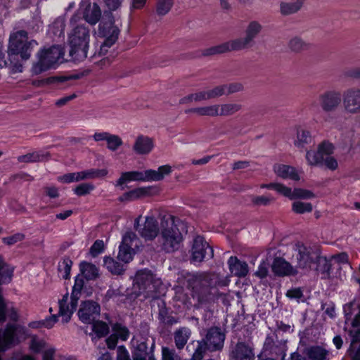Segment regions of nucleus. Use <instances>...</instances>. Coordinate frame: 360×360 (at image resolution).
<instances>
[{"mask_svg":"<svg viewBox=\"0 0 360 360\" xmlns=\"http://www.w3.org/2000/svg\"><path fill=\"white\" fill-rule=\"evenodd\" d=\"M242 109V105L237 103L218 104L219 116H231Z\"/></svg>","mask_w":360,"mask_h":360,"instance_id":"obj_35","label":"nucleus"},{"mask_svg":"<svg viewBox=\"0 0 360 360\" xmlns=\"http://www.w3.org/2000/svg\"><path fill=\"white\" fill-rule=\"evenodd\" d=\"M288 47L294 53H300L307 50L309 47V44L301 37L295 36L289 40Z\"/></svg>","mask_w":360,"mask_h":360,"instance_id":"obj_37","label":"nucleus"},{"mask_svg":"<svg viewBox=\"0 0 360 360\" xmlns=\"http://www.w3.org/2000/svg\"><path fill=\"white\" fill-rule=\"evenodd\" d=\"M311 360H329L328 352L321 347H312L309 351Z\"/></svg>","mask_w":360,"mask_h":360,"instance_id":"obj_45","label":"nucleus"},{"mask_svg":"<svg viewBox=\"0 0 360 360\" xmlns=\"http://www.w3.org/2000/svg\"><path fill=\"white\" fill-rule=\"evenodd\" d=\"M191 260L193 263H200L207 256L213 257V250L200 236H196L193 240L191 250Z\"/></svg>","mask_w":360,"mask_h":360,"instance_id":"obj_14","label":"nucleus"},{"mask_svg":"<svg viewBox=\"0 0 360 360\" xmlns=\"http://www.w3.org/2000/svg\"><path fill=\"white\" fill-rule=\"evenodd\" d=\"M274 274L278 276H290L298 274L297 267L293 266L290 262L282 257H276L271 264Z\"/></svg>","mask_w":360,"mask_h":360,"instance_id":"obj_21","label":"nucleus"},{"mask_svg":"<svg viewBox=\"0 0 360 360\" xmlns=\"http://www.w3.org/2000/svg\"><path fill=\"white\" fill-rule=\"evenodd\" d=\"M342 108L349 115L360 114V88L352 86L342 93Z\"/></svg>","mask_w":360,"mask_h":360,"instance_id":"obj_11","label":"nucleus"},{"mask_svg":"<svg viewBox=\"0 0 360 360\" xmlns=\"http://www.w3.org/2000/svg\"><path fill=\"white\" fill-rule=\"evenodd\" d=\"M344 330L347 334L346 338L349 340L351 345L360 342V320L345 321Z\"/></svg>","mask_w":360,"mask_h":360,"instance_id":"obj_24","label":"nucleus"},{"mask_svg":"<svg viewBox=\"0 0 360 360\" xmlns=\"http://www.w3.org/2000/svg\"><path fill=\"white\" fill-rule=\"evenodd\" d=\"M313 206L310 202L295 201L292 205V210L296 214L309 213L312 211Z\"/></svg>","mask_w":360,"mask_h":360,"instance_id":"obj_47","label":"nucleus"},{"mask_svg":"<svg viewBox=\"0 0 360 360\" xmlns=\"http://www.w3.org/2000/svg\"><path fill=\"white\" fill-rule=\"evenodd\" d=\"M345 318V321H352V319L360 320V304L353 300L343 306Z\"/></svg>","mask_w":360,"mask_h":360,"instance_id":"obj_30","label":"nucleus"},{"mask_svg":"<svg viewBox=\"0 0 360 360\" xmlns=\"http://www.w3.org/2000/svg\"><path fill=\"white\" fill-rule=\"evenodd\" d=\"M233 360H255L253 348L245 342H238L231 352Z\"/></svg>","mask_w":360,"mask_h":360,"instance_id":"obj_22","label":"nucleus"},{"mask_svg":"<svg viewBox=\"0 0 360 360\" xmlns=\"http://www.w3.org/2000/svg\"><path fill=\"white\" fill-rule=\"evenodd\" d=\"M231 273L238 277H245L248 273V265L240 261L236 257H231L228 260Z\"/></svg>","mask_w":360,"mask_h":360,"instance_id":"obj_27","label":"nucleus"},{"mask_svg":"<svg viewBox=\"0 0 360 360\" xmlns=\"http://www.w3.org/2000/svg\"><path fill=\"white\" fill-rule=\"evenodd\" d=\"M226 92V84L217 86L211 89H207V93L209 100L214 99L225 95Z\"/></svg>","mask_w":360,"mask_h":360,"instance_id":"obj_56","label":"nucleus"},{"mask_svg":"<svg viewBox=\"0 0 360 360\" xmlns=\"http://www.w3.org/2000/svg\"><path fill=\"white\" fill-rule=\"evenodd\" d=\"M113 334L122 340H127L129 335L128 328L121 323H116L112 326Z\"/></svg>","mask_w":360,"mask_h":360,"instance_id":"obj_49","label":"nucleus"},{"mask_svg":"<svg viewBox=\"0 0 360 360\" xmlns=\"http://www.w3.org/2000/svg\"><path fill=\"white\" fill-rule=\"evenodd\" d=\"M333 146L330 143L323 142L319 145L317 151L307 150L306 159L308 164L311 166H323V160L326 152L333 153Z\"/></svg>","mask_w":360,"mask_h":360,"instance_id":"obj_20","label":"nucleus"},{"mask_svg":"<svg viewBox=\"0 0 360 360\" xmlns=\"http://www.w3.org/2000/svg\"><path fill=\"white\" fill-rule=\"evenodd\" d=\"M263 29L262 24L257 20L250 21L245 28L244 37L231 40L235 51H240L252 47L255 39L260 34Z\"/></svg>","mask_w":360,"mask_h":360,"instance_id":"obj_9","label":"nucleus"},{"mask_svg":"<svg viewBox=\"0 0 360 360\" xmlns=\"http://www.w3.org/2000/svg\"><path fill=\"white\" fill-rule=\"evenodd\" d=\"M315 198V195L309 190L297 188L293 190L292 200L295 199H311Z\"/></svg>","mask_w":360,"mask_h":360,"instance_id":"obj_51","label":"nucleus"},{"mask_svg":"<svg viewBox=\"0 0 360 360\" xmlns=\"http://www.w3.org/2000/svg\"><path fill=\"white\" fill-rule=\"evenodd\" d=\"M332 153H328V151L326 152V155H324L323 160V166H326L329 169L335 170L338 168V164L337 160L330 155Z\"/></svg>","mask_w":360,"mask_h":360,"instance_id":"obj_60","label":"nucleus"},{"mask_svg":"<svg viewBox=\"0 0 360 360\" xmlns=\"http://www.w3.org/2000/svg\"><path fill=\"white\" fill-rule=\"evenodd\" d=\"M274 199L269 196H265V195H261V196H256L252 195L251 196V202L254 205L256 206H266L269 205Z\"/></svg>","mask_w":360,"mask_h":360,"instance_id":"obj_59","label":"nucleus"},{"mask_svg":"<svg viewBox=\"0 0 360 360\" xmlns=\"http://www.w3.org/2000/svg\"><path fill=\"white\" fill-rule=\"evenodd\" d=\"M135 251L128 247L120 244L119 247V252L117 255V259L124 263H129L132 260Z\"/></svg>","mask_w":360,"mask_h":360,"instance_id":"obj_46","label":"nucleus"},{"mask_svg":"<svg viewBox=\"0 0 360 360\" xmlns=\"http://www.w3.org/2000/svg\"><path fill=\"white\" fill-rule=\"evenodd\" d=\"M72 266V261L69 257H64L62 261L59 262L58 271L63 278L68 279L70 278Z\"/></svg>","mask_w":360,"mask_h":360,"instance_id":"obj_43","label":"nucleus"},{"mask_svg":"<svg viewBox=\"0 0 360 360\" xmlns=\"http://www.w3.org/2000/svg\"><path fill=\"white\" fill-rule=\"evenodd\" d=\"M274 172L283 179H289L293 181L300 180V176L295 167L286 165H276L274 167Z\"/></svg>","mask_w":360,"mask_h":360,"instance_id":"obj_28","label":"nucleus"},{"mask_svg":"<svg viewBox=\"0 0 360 360\" xmlns=\"http://www.w3.org/2000/svg\"><path fill=\"white\" fill-rule=\"evenodd\" d=\"M57 321L58 316L54 314L41 321H32L29 323V326L32 328H46L50 329Z\"/></svg>","mask_w":360,"mask_h":360,"instance_id":"obj_42","label":"nucleus"},{"mask_svg":"<svg viewBox=\"0 0 360 360\" xmlns=\"http://www.w3.org/2000/svg\"><path fill=\"white\" fill-rule=\"evenodd\" d=\"M358 343L350 344L347 350L349 356L352 360H360V342Z\"/></svg>","mask_w":360,"mask_h":360,"instance_id":"obj_62","label":"nucleus"},{"mask_svg":"<svg viewBox=\"0 0 360 360\" xmlns=\"http://www.w3.org/2000/svg\"><path fill=\"white\" fill-rule=\"evenodd\" d=\"M120 34L119 28L115 25L114 20L111 15L103 19L99 24L98 34L105 38L100 47L99 55H105L117 40Z\"/></svg>","mask_w":360,"mask_h":360,"instance_id":"obj_8","label":"nucleus"},{"mask_svg":"<svg viewBox=\"0 0 360 360\" xmlns=\"http://www.w3.org/2000/svg\"><path fill=\"white\" fill-rule=\"evenodd\" d=\"M148 191L146 188H139L124 193L123 195L119 197L118 200L120 202L134 201L142 196L146 195Z\"/></svg>","mask_w":360,"mask_h":360,"instance_id":"obj_39","label":"nucleus"},{"mask_svg":"<svg viewBox=\"0 0 360 360\" xmlns=\"http://www.w3.org/2000/svg\"><path fill=\"white\" fill-rule=\"evenodd\" d=\"M64 52L60 46H52L43 49L37 53L38 61L33 64L32 71L34 75H39L57 63H61Z\"/></svg>","mask_w":360,"mask_h":360,"instance_id":"obj_7","label":"nucleus"},{"mask_svg":"<svg viewBox=\"0 0 360 360\" xmlns=\"http://www.w3.org/2000/svg\"><path fill=\"white\" fill-rule=\"evenodd\" d=\"M141 218V216H139L136 219L134 228L146 240H153L160 232V226H159L158 221L153 216H147L144 223L139 224Z\"/></svg>","mask_w":360,"mask_h":360,"instance_id":"obj_12","label":"nucleus"},{"mask_svg":"<svg viewBox=\"0 0 360 360\" xmlns=\"http://www.w3.org/2000/svg\"><path fill=\"white\" fill-rule=\"evenodd\" d=\"M101 308L98 303L88 300L83 302L78 311V316L84 323L91 324L99 316Z\"/></svg>","mask_w":360,"mask_h":360,"instance_id":"obj_17","label":"nucleus"},{"mask_svg":"<svg viewBox=\"0 0 360 360\" xmlns=\"http://www.w3.org/2000/svg\"><path fill=\"white\" fill-rule=\"evenodd\" d=\"M162 360H181V357L176 354L174 349L168 347L162 349Z\"/></svg>","mask_w":360,"mask_h":360,"instance_id":"obj_61","label":"nucleus"},{"mask_svg":"<svg viewBox=\"0 0 360 360\" xmlns=\"http://www.w3.org/2000/svg\"><path fill=\"white\" fill-rule=\"evenodd\" d=\"M186 281L188 288H191L192 298L196 301L195 308L213 302L219 297V291L216 286V277L207 274H190Z\"/></svg>","mask_w":360,"mask_h":360,"instance_id":"obj_1","label":"nucleus"},{"mask_svg":"<svg viewBox=\"0 0 360 360\" xmlns=\"http://www.w3.org/2000/svg\"><path fill=\"white\" fill-rule=\"evenodd\" d=\"M65 26V20L63 18L56 19L51 25V27L54 29L53 31L54 34L60 35L64 31Z\"/></svg>","mask_w":360,"mask_h":360,"instance_id":"obj_63","label":"nucleus"},{"mask_svg":"<svg viewBox=\"0 0 360 360\" xmlns=\"http://www.w3.org/2000/svg\"><path fill=\"white\" fill-rule=\"evenodd\" d=\"M230 51H236L231 41L205 49L202 51V55L209 56Z\"/></svg>","mask_w":360,"mask_h":360,"instance_id":"obj_33","label":"nucleus"},{"mask_svg":"<svg viewBox=\"0 0 360 360\" xmlns=\"http://www.w3.org/2000/svg\"><path fill=\"white\" fill-rule=\"evenodd\" d=\"M84 6L82 4L81 7ZM83 18L90 25H96L101 18V11L96 4L86 5L82 11Z\"/></svg>","mask_w":360,"mask_h":360,"instance_id":"obj_26","label":"nucleus"},{"mask_svg":"<svg viewBox=\"0 0 360 360\" xmlns=\"http://www.w3.org/2000/svg\"><path fill=\"white\" fill-rule=\"evenodd\" d=\"M306 0H292V1H281L279 13L282 16L295 15L301 11Z\"/></svg>","mask_w":360,"mask_h":360,"instance_id":"obj_23","label":"nucleus"},{"mask_svg":"<svg viewBox=\"0 0 360 360\" xmlns=\"http://www.w3.org/2000/svg\"><path fill=\"white\" fill-rule=\"evenodd\" d=\"M330 269V261L327 259L326 257L320 255V252L318 253V257L315 260V266L312 270L319 271L322 274H329Z\"/></svg>","mask_w":360,"mask_h":360,"instance_id":"obj_44","label":"nucleus"},{"mask_svg":"<svg viewBox=\"0 0 360 360\" xmlns=\"http://www.w3.org/2000/svg\"><path fill=\"white\" fill-rule=\"evenodd\" d=\"M184 223L170 214H165L160 218V232L158 242L161 250L171 253L179 249L183 240L181 230Z\"/></svg>","mask_w":360,"mask_h":360,"instance_id":"obj_2","label":"nucleus"},{"mask_svg":"<svg viewBox=\"0 0 360 360\" xmlns=\"http://www.w3.org/2000/svg\"><path fill=\"white\" fill-rule=\"evenodd\" d=\"M154 340L141 338L136 340L135 345V351L134 353V360H150L154 357L153 354V347H154Z\"/></svg>","mask_w":360,"mask_h":360,"instance_id":"obj_19","label":"nucleus"},{"mask_svg":"<svg viewBox=\"0 0 360 360\" xmlns=\"http://www.w3.org/2000/svg\"><path fill=\"white\" fill-rule=\"evenodd\" d=\"M198 345L192 356V360H202L207 351H209L207 345L201 340L197 342Z\"/></svg>","mask_w":360,"mask_h":360,"instance_id":"obj_52","label":"nucleus"},{"mask_svg":"<svg viewBox=\"0 0 360 360\" xmlns=\"http://www.w3.org/2000/svg\"><path fill=\"white\" fill-rule=\"evenodd\" d=\"M173 6V0H158L156 11L159 15H166Z\"/></svg>","mask_w":360,"mask_h":360,"instance_id":"obj_50","label":"nucleus"},{"mask_svg":"<svg viewBox=\"0 0 360 360\" xmlns=\"http://www.w3.org/2000/svg\"><path fill=\"white\" fill-rule=\"evenodd\" d=\"M80 271L86 280H94L98 276V269L89 262H82L79 264Z\"/></svg>","mask_w":360,"mask_h":360,"instance_id":"obj_36","label":"nucleus"},{"mask_svg":"<svg viewBox=\"0 0 360 360\" xmlns=\"http://www.w3.org/2000/svg\"><path fill=\"white\" fill-rule=\"evenodd\" d=\"M84 285V281L83 276L78 275L75 280V285L72 288L71 295L75 299L79 300L82 290Z\"/></svg>","mask_w":360,"mask_h":360,"instance_id":"obj_57","label":"nucleus"},{"mask_svg":"<svg viewBox=\"0 0 360 360\" xmlns=\"http://www.w3.org/2000/svg\"><path fill=\"white\" fill-rule=\"evenodd\" d=\"M312 138L310 132L302 128L297 129L296 139L294 141V145L299 149H304L307 145L311 143Z\"/></svg>","mask_w":360,"mask_h":360,"instance_id":"obj_32","label":"nucleus"},{"mask_svg":"<svg viewBox=\"0 0 360 360\" xmlns=\"http://www.w3.org/2000/svg\"><path fill=\"white\" fill-rule=\"evenodd\" d=\"M90 32L84 25H78L73 27L69 34L70 46V56L75 61L83 60L87 56Z\"/></svg>","mask_w":360,"mask_h":360,"instance_id":"obj_5","label":"nucleus"},{"mask_svg":"<svg viewBox=\"0 0 360 360\" xmlns=\"http://www.w3.org/2000/svg\"><path fill=\"white\" fill-rule=\"evenodd\" d=\"M49 156V153L41 151H34L17 158L19 162L31 163L41 162L46 159Z\"/></svg>","mask_w":360,"mask_h":360,"instance_id":"obj_34","label":"nucleus"},{"mask_svg":"<svg viewBox=\"0 0 360 360\" xmlns=\"http://www.w3.org/2000/svg\"><path fill=\"white\" fill-rule=\"evenodd\" d=\"M38 46L34 39H29L28 34L25 30L16 31L10 35L8 53L11 68L13 72H20L22 66L15 58L19 55L22 59L28 60L32 51Z\"/></svg>","mask_w":360,"mask_h":360,"instance_id":"obj_3","label":"nucleus"},{"mask_svg":"<svg viewBox=\"0 0 360 360\" xmlns=\"http://www.w3.org/2000/svg\"><path fill=\"white\" fill-rule=\"evenodd\" d=\"M121 243L134 251L141 245L139 238L136 233L132 231H128L122 236Z\"/></svg>","mask_w":360,"mask_h":360,"instance_id":"obj_40","label":"nucleus"},{"mask_svg":"<svg viewBox=\"0 0 360 360\" xmlns=\"http://www.w3.org/2000/svg\"><path fill=\"white\" fill-rule=\"evenodd\" d=\"M342 102V94L337 90H327L318 97L319 107L324 112H335Z\"/></svg>","mask_w":360,"mask_h":360,"instance_id":"obj_13","label":"nucleus"},{"mask_svg":"<svg viewBox=\"0 0 360 360\" xmlns=\"http://www.w3.org/2000/svg\"><path fill=\"white\" fill-rule=\"evenodd\" d=\"M295 250L297 252V269L312 270L315 266V260L318 257L319 251L300 243L296 244Z\"/></svg>","mask_w":360,"mask_h":360,"instance_id":"obj_10","label":"nucleus"},{"mask_svg":"<svg viewBox=\"0 0 360 360\" xmlns=\"http://www.w3.org/2000/svg\"><path fill=\"white\" fill-rule=\"evenodd\" d=\"M225 334L219 327H212L205 333L202 340L208 347L209 351L215 352L221 350L224 347Z\"/></svg>","mask_w":360,"mask_h":360,"instance_id":"obj_16","label":"nucleus"},{"mask_svg":"<svg viewBox=\"0 0 360 360\" xmlns=\"http://www.w3.org/2000/svg\"><path fill=\"white\" fill-rule=\"evenodd\" d=\"M162 283L150 271L144 269L138 271L133 285L136 297L143 296L144 299L158 298L161 294Z\"/></svg>","mask_w":360,"mask_h":360,"instance_id":"obj_4","label":"nucleus"},{"mask_svg":"<svg viewBox=\"0 0 360 360\" xmlns=\"http://www.w3.org/2000/svg\"><path fill=\"white\" fill-rule=\"evenodd\" d=\"M77 75H70V76H53L46 78L44 82L46 84H54L56 85H60L64 84L65 82L70 79H77Z\"/></svg>","mask_w":360,"mask_h":360,"instance_id":"obj_53","label":"nucleus"},{"mask_svg":"<svg viewBox=\"0 0 360 360\" xmlns=\"http://www.w3.org/2000/svg\"><path fill=\"white\" fill-rule=\"evenodd\" d=\"M191 335V330L187 327H181L174 332V340L176 347L181 350L186 345Z\"/></svg>","mask_w":360,"mask_h":360,"instance_id":"obj_29","label":"nucleus"},{"mask_svg":"<svg viewBox=\"0 0 360 360\" xmlns=\"http://www.w3.org/2000/svg\"><path fill=\"white\" fill-rule=\"evenodd\" d=\"M266 188L275 190L281 195L288 197V198L292 200L293 191H292L290 188L287 187L283 184L278 183H271L266 186Z\"/></svg>","mask_w":360,"mask_h":360,"instance_id":"obj_48","label":"nucleus"},{"mask_svg":"<svg viewBox=\"0 0 360 360\" xmlns=\"http://www.w3.org/2000/svg\"><path fill=\"white\" fill-rule=\"evenodd\" d=\"M185 112L195 113L199 116L218 117V104L189 108L186 110Z\"/></svg>","mask_w":360,"mask_h":360,"instance_id":"obj_31","label":"nucleus"},{"mask_svg":"<svg viewBox=\"0 0 360 360\" xmlns=\"http://www.w3.org/2000/svg\"><path fill=\"white\" fill-rule=\"evenodd\" d=\"M108 174V171L106 169H88L85 171H82L79 172H77V181L85 180V179H95L97 177L105 176Z\"/></svg>","mask_w":360,"mask_h":360,"instance_id":"obj_38","label":"nucleus"},{"mask_svg":"<svg viewBox=\"0 0 360 360\" xmlns=\"http://www.w3.org/2000/svg\"><path fill=\"white\" fill-rule=\"evenodd\" d=\"M153 148V142L152 139L148 136L140 135L136 139L133 150L138 155L148 154Z\"/></svg>","mask_w":360,"mask_h":360,"instance_id":"obj_25","label":"nucleus"},{"mask_svg":"<svg viewBox=\"0 0 360 360\" xmlns=\"http://www.w3.org/2000/svg\"><path fill=\"white\" fill-rule=\"evenodd\" d=\"M107 148L112 151L117 150L122 144V139L115 134H110L107 140Z\"/></svg>","mask_w":360,"mask_h":360,"instance_id":"obj_55","label":"nucleus"},{"mask_svg":"<svg viewBox=\"0 0 360 360\" xmlns=\"http://www.w3.org/2000/svg\"><path fill=\"white\" fill-rule=\"evenodd\" d=\"M286 345L285 342L276 340V341L271 337H267L265 340L263 347V354L264 356L272 357L275 359L283 360L285 356Z\"/></svg>","mask_w":360,"mask_h":360,"instance_id":"obj_15","label":"nucleus"},{"mask_svg":"<svg viewBox=\"0 0 360 360\" xmlns=\"http://www.w3.org/2000/svg\"><path fill=\"white\" fill-rule=\"evenodd\" d=\"M104 266L112 274L120 275L124 271V266L110 257H105L103 259Z\"/></svg>","mask_w":360,"mask_h":360,"instance_id":"obj_41","label":"nucleus"},{"mask_svg":"<svg viewBox=\"0 0 360 360\" xmlns=\"http://www.w3.org/2000/svg\"><path fill=\"white\" fill-rule=\"evenodd\" d=\"M78 300L72 295L69 298L68 293L65 294L63 298L59 300V311L57 316H62L63 323H66L70 320L72 314L77 309Z\"/></svg>","mask_w":360,"mask_h":360,"instance_id":"obj_18","label":"nucleus"},{"mask_svg":"<svg viewBox=\"0 0 360 360\" xmlns=\"http://www.w3.org/2000/svg\"><path fill=\"white\" fill-rule=\"evenodd\" d=\"M171 172L172 167L169 165L160 166L157 170L148 169L144 172L138 171L123 172L117 180L115 186H121L123 190L124 187L122 185L131 181H159L162 180L165 176L169 175Z\"/></svg>","mask_w":360,"mask_h":360,"instance_id":"obj_6","label":"nucleus"},{"mask_svg":"<svg viewBox=\"0 0 360 360\" xmlns=\"http://www.w3.org/2000/svg\"><path fill=\"white\" fill-rule=\"evenodd\" d=\"M94 188V185L91 183H83L75 187L74 191L76 195L82 196L90 193Z\"/></svg>","mask_w":360,"mask_h":360,"instance_id":"obj_58","label":"nucleus"},{"mask_svg":"<svg viewBox=\"0 0 360 360\" xmlns=\"http://www.w3.org/2000/svg\"><path fill=\"white\" fill-rule=\"evenodd\" d=\"M104 243L101 240H97L94 242L90 248L91 255L93 257H96L103 251Z\"/></svg>","mask_w":360,"mask_h":360,"instance_id":"obj_64","label":"nucleus"},{"mask_svg":"<svg viewBox=\"0 0 360 360\" xmlns=\"http://www.w3.org/2000/svg\"><path fill=\"white\" fill-rule=\"evenodd\" d=\"M93 324V330L100 337L106 335L109 332L108 325L101 321H94Z\"/></svg>","mask_w":360,"mask_h":360,"instance_id":"obj_54","label":"nucleus"}]
</instances>
